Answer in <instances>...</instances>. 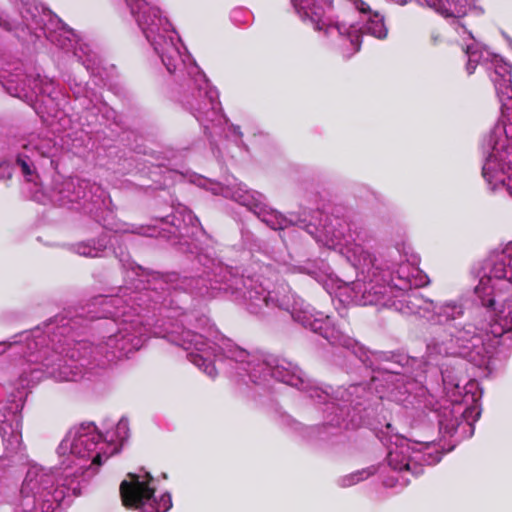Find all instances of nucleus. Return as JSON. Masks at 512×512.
Here are the masks:
<instances>
[{
	"label": "nucleus",
	"mask_w": 512,
	"mask_h": 512,
	"mask_svg": "<svg viewBox=\"0 0 512 512\" xmlns=\"http://www.w3.org/2000/svg\"><path fill=\"white\" fill-rule=\"evenodd\" d=\"M6 168H7L6 166L1 165V166H0V172H1L2 170H5Z\"/></svg>",
	"instance_id": "e433bc0d"
},
{
	"label": "nucleus",
	"mask_w": 512,
	"mask_h": 512,
	"mask_svg": "<svg viewBox=\"0 0 512 512\" xmlns=\"http://www.w3.org/2000/svg\"><path fill=\"white\" fill-rule=\"evenodd\" d=\"M28 158V154H21L17 159V163L21 167L23 174L27 177V180L32 181L33 169L30 161L27 160Z\"/></svg>",
	"instance_id": "393cba45"
},
{
	"label": "nucleus",
	"mask_w": 512,
	"mask_h": 512,
	"mask_svg": "<svg viewBox=\"0 0 512 512\" xmlns=\"http://www.w3.org/2000/svg\"><path fill=\"white\" fill-rule=\"evenodd\" d=\"M308 393L311 398H318L319 400L326 399V397H328L326 392L317 387L309 389Z\"/></svg>",
	"instance_id": "c756f323"
},
{
	"label": "nucleus",
	"mask_w": 512,
	"mask_h": 512,
	"mask_svg": "<svg viewBox=\"0 0 512 512\" xmlns=\"http://www.w3.org/2000/svg\"><path fill=\"white\" fill-rule=\"evenodd\" d=\"M44 371L36 365L25 363L22 373L19 376V385L22 388H28L37 384L44 377Z\"/></svg>",
	"instance_id": "aec40b11"
},
{
	"label": "nucleus",
	"mask_w": 512,
	"mask_h": 512,
	"mask_svg": "<svg viewBox=\"0 0 512 512\" xmlns=\"http://www.w3.org/2000/svg\"><path fill=\"white\" fill-rule=\"evenodd\" d=\"M120 494L126 507L140 512H168L172 507L168 492H156L155 480L146 471L129 473L120 485Z\"/></svg>",
	"instance_id": "1a4fd4ad"
},
{
	"label": "nucleus",
	"mask_w": 512,
	"mask_h": 512,
	"mask_svg": "<svg viewBox=\"0 0 512 512\" xmlns=\"http://www.w3.org/2000/svg\"><path fill=\"white\" fill-rule=\"evenodd\" d=\"M478 356H479V359L476 358V356L474 355V352H471L469 357H470V360L473 361L476 365H485L487 363V359L489 358V351H486V355H480V352L477 351L475 352Z\"/></svg>",
	"instance_id": "c85d7f7f"
},
{
	"label": "nucleus",
	"mask_w": 512,
	"mask_h": 512,
	"mask_svg": "<svg viewBox=\"0 0 512 512\" xmlns=\"http://www.w3.org/2000/svg\"><path fill=\"white\" fill-rule=\"evenodd\" d=\"M49 374L59 381H75L77 379V374L72 371L67 372L66 367L58 374L55 371H51Z\"/></svg>",
	"instance_id": "bb28decb"
},
{
	"label": "nucleus",
	"mask_w": 512,
	"mask_h": 512,
	"mask_svg": "<svg viewBox=\"0 0 512 512\" xmlns=\"http://www.w3.org/2000/svg\"><path fill=\"white\" fill-rule=\"evenodd\" d=\"M12 344L10 343L9 346ZM8 346L6 342L0 343V354L4 351V349Z\"/></svg>",
	"instance_id": "72a5a7b5"
},
{
	"label": "nucleus",
	"mask_w": 512,
	"mask_h": 512,
	"mask_svg": "<svg viewBox=\"0 0 512 512\" xmlns=\"http://www.w3.org/2000/svg\"><path fill=\"white\" fill-rule=\"evenodd\" d=\"M481 414L480 406L477 402H475L472 406H469L463 412L464 419L471 425L472 422H475Z\"/></svg>",
	"instance_id": "a878e982"
},
{
	"label": "nucleus",
	"mask_w": 512,
	"mask_h": 512,
	"mask_svg": "<svg viewBox=\"0 0 512 512\" xmlns=\"http://www.w3.org/2000/svg\"><path fill=\"white\" fill-rule=\"evenodd\" d=\"M364 391V387L362 385H353L349 388V390L345 391V392H341V399L343 401H347V402H351L353 403L354 402V399H352V396L354 394H358L360 392H363Z\"/></svg>",
	"instance_id": "cd10ccee"
},
{
	"label": "nucleus",
	"mask_w": 512,
	"mask_h": 512,
	"mask_svg": "<svg viewBox=\"0 0 512 512\" xmlns=\"http://www.w3.org/2000/svg\"><path fill=\"white\" fill-rule=\"evenodd\" d=\"M23 17L25 19V24L28 29H35L36 27H34V25L35 26L39 25V21L37 19H35L34 16H32L31 19H29L27 16H23Z\"/></svg>",
	"instance_id": "2f4dec72"
},
{
	"label": "nucleus",
	"mask_w": 512,
	"mask_h": 512,
	"mask_svg": "<svg viewBox=\"0 0 512 512\" xmlns=\"http://www.w3.org/2000/svg\"><path fill=\"white\" fill-rule=\"evenodd\" d=\"M128 436L129 423L126 419L122 418L118 421L114 430L108 431L105 437L102 436V441L115 446L117 453Z\"/></svg>",
	"instance_id": "a211bd4d"
},
{
	"label": "nucleus",
	"mask_w": 512,
	"mask_h": 512,
	"mask_svg": "<svg viewBox=\"0 0 512 512\" xmlns=\"http://www.w3.org/2000/svg\"><path fill=\"white\" fill-rule=\"evenodd\" d=\"M197 81L199 82L198 97L191 103L194 116L205 129H209L210 124L212 127L221 125L224 122V117L221 113L217 91L209 85L204 75L200 73Z\"/></svg>",
	"instance_id": "4468645a"
},
{
	"label": "nucleus",
	"mask_w": 512,
	"mask_h": 512,
	"mask_svg": "<svg viewBox=\"0 0 512 512\" xmlns=\"http://www.w3.org/2000/svg\"><path fill=\"white\" fill-rule=\"evenodd\" d=\"M244 288L242 296L248 301L250 312L257 314L263 307L279 306L289 311L291 316L303 326L322 334L332 344L350 345L351 340L344 333V320L336 324L329 316L324 317L322 313L314 312L310 305L295 298L294 295L287 293L281 298L275 297L274 292H266L262 284H256L251 279L244 282Z\"/></svg>",
	"instance_id": "423d86ee"
},
{
	"label": "nucleus",
	"mask_w": 512,
	"mask_h": 512,
	"mask_svg": "<svg viewBox=\"0 0 512 512\" xmlns=\"http://www.w3.org/2000/svg\"><path fill=\"white\" fill-rule=\"evenodd\" d=\"M200 321H201V325H204L207 323V319H201Z\"/></svg>",
	"instance_id": "c9c22d12"
},
{
	"label": "nucleus",
	"mask_w": 512,
	"mask_h": 512,
	"mask_svg": "<svg viewBox=\"0 0 512 512\" xmlns=\"http://www.w3.org/2000/svg\"><path fill=\"white\" fill-rule=\"evenodd\" d=\"M126 3L167 71L173 73L186 67L187 57L180 51L179 39L159 9L145 0H126Z\"/></svg>",
	"instance_id": "0eeeda50"
},
{
	"label": "nucleus",
	"mask_w": 512,
	"mask_h": 512,
	"mask_svg": "<svg viewBox=\"0 0 512 512\" xmlns=\"http://www.w3.org/2000/svg\"><path fill=\"white\" fill-rule=\"evenodd\" d=\"M506 41L512 50V38L506 37ZM492 68L502 119L489 135L491 152L484 162L482 175L490 190L505 189L512 196V66L495 56Z\"/></svg>",
	"instance_id": "7ed1b4c3"
},
{
	"label": "nucleus",
	"mask_w": 512,
	"mask_h": 512,
	"mask_svg": "<svg viewBox=\"0 0 512 512\" xmlns=\"http://www.w3.org/2000/svg\"><path fill=\"white\" fill-rule=\"evenodd\" d=\"M290 1L303 22L309 23L315 31L328 39L334 40L338 37L348 41L351 45V53L359 51L363 34L379 40L386 39L388 36V27L384 16L373 11L363 0H348L359 12V20L349 25L328 14L334 0Z\"/></svg>",
	"instance_id": "20e7f679"
},
{
	"label": "nucleus",
	"mask_w": 512,
	"mask_h": 512,
	"mask_svg": "<svg viewBox=\"0 0 512 512\" xmlns=\"http://www.w3.org/2000/svg\"><path fill=\"white\" fill-rule=\"evenodd\" d=\"M510 249L512 250V242H511V243H509V244H508V245H507V246H506V247H505L501 252H498V253H496V254L491 255V256L487 259V261H489V262H495V261L499 260V259H500V257H502L503 255H506V253H507V252H508V250H510Z\"/></svg>",
	"instance_id": "7c9ffc66"
},
{
	"label": "nucleus",
	"mask_w": 512,
	"mask_h": 512,
	"mask_svg": "<svg viewBox=\"0 0 512 512\" xmlns=\"http://www.w3.org/2000/svg\"><path fill=\"white\" fill-rule=\"evenodd\" d=\"M222 349L227 360L234 362L237 374L245 373L252 382L259 383L271 375L276 380L295 386L299 389H307L301 370L290 362L275 358L264 359L260 354H250L244 349L230 343H224Z\"/></svg>",
	"instance_id": "6e6552de"
},
{
	"label": "nucleus",
	"mask_w": 512,
	"mask_h": 512,
	"mask_svg": "<svg viewBox=\"0 0 512 512\" xmlns=\"http://www.w3.org/2000/svg\"><path fill=\"white\" fill-rule=\"evenodd\" d=\"M106 245L95 244L91 245L90 243H79L75 246V251L77 254L84 257H98L104 251Z\"/></svg>",
	"instance_id": "b1692460"
},
{
	"label": "nucleus",
	"mask_w": 512,
	"mask_h": 512,
	"mask_svg": "<svg viewBox=\"0 0 512 512\" xmlns=\"http://www.w3.org/2000/svg\"><path fill=\"white\" fill-rule=\"evenodd\" d=\"M64 188L60 190L63 198L70 202L77 201L80 198L86 197V188L88 183L75 179H68L63 183Z\"/></svg>",
	"instance_id": "6ab92c4d"
},
{
	"label": "nucleus",
	"mask_w": 512,
	"mask_h": 512,
	"mask_svg": "<svg viewBox=\"0 0 512 512\" xmlns=\"http://www.w3.org/2000/svg\"><path fill=\"white\" fill-rule=\"evenodd\" d=\"M431 42L437 45L442 42V35L439 31H433L430 36Z\"/></svg>",
	"instance_id": "473e14b6"
},
{
	"label": "nucleus",
	"mask_w": 512,
	"mask_h": 512,
	"mask_svg": "<svg viewBox=\"0 0 512 512\" xmlns=\"http://www.w3.org/2000/svg\"><path fill=\"white\" fill-rule=\"evenodd\" d=\"M473 340H474L473 347L477 348L478 342L480 341V337L479 336H473Z\"/></svg>",
	"instance_id": "f704fd0d"
},
{
	"label": "nucleus",
	"mask_w": 512,
	"mask_h": 512,
	"mask_svg": "<svg viewBox=\"0 0 512 512\" xmlns=\"http://www.w3.org/2000/svg\"><path fill=\"white\" fill-rule=\"evenodd\" d=\"M474 293L489 313L477 329L494 337L512 330V250L495 262L485 261L477 273Z\"/></svg>",
	"instance_id": "39448f33"
},
{
	"label": "nucleus",
	"mask_w": 512,
	"mask_h": 512,
	"mask_svg": "<svg viewBox=\"0 0 512 512\" xmlns=\"http://www.w3.org/2000/svg\"><path fill=\"white\" fill-rule=\"evenodd\" d=\"M168 337L170 341L182 346L187 351V357L191 363L209 377H216L222 364L221 355L217 353L218 344L190 329L183 330L178 336L171 333Z\"/></svg>",
	"instance_id": "ddd939ff"
},
{
	"label": "nucleus",
	"mask_w": 512,
	"mask_h": 512,
	"mask_svg": "<svg viewBox=\"0 0 512 512\" xmlns=\"http://www.w3.org/2000/svg\"><path fill=\"white\" fill-rule=\"evenodd\" d=\"M440 454L432 451L428 443H412L405 438H398L394 447L388 452V464L404 475L403 484L409 479L405 476L408 473L418 475L422 472L423 465H432L440 461Z\"/></svg>",
	"instance_id": "f8f14e48"
},
{
	"label": "nucleus",
	"mask_w": 512,
	"mask_h": 512,
	"mask_svg": "<svg viewBox=\"0 0 512 512\" xmlns=\"http://www.w3.org/2000/svg\"><path fill=\"white\" fill-rule=\"evenodd\" d=\"M376 472V469L374 467L365 468L362 470H358L355 472H352L350 474H347L345 476H342L338 483L341 487H350L353 486L370 476H372Z\"/></svg>",
	"instance_id": "412c9836"
},
{
	"label": "nucleus",
	"mask_w": 512,
	"mask_h": 512,
	"mask_svg": "<svg viewBox=\"0 0 512 512\" xmlns=\"http://www.w3.org/2000/svg\"><path fill=\"white\" fill-rule=\"evenodd\" d=\"M407 1L397 0V3L404 5ZM423 2L444 17L460 18L471 9L474 0H423Z\"/></svg>",
	"instance_id": "dca6fc26"
},
{
	"label": "nucleus",
	"mask_w": 512,
	"mask_h": 512,
	"mask_svg": "<svg viewBox=\"0 0 512 512\" xmlns=\"http://www.w3.org/2000/svg\"><path fill=\"white\" fill-rule=\"evenodd\" d=\"M50 479L47 473L40 468L34 467L26 473L25 479L21 487V503L15 512H45L44 505L36 502L37 493L41 496L39 488L42 484H47Z\"/></svg>",
	"instance_id": "2eb2a0df"
},
{
	"label": "nucleus",
	"mask_w": 512,
	"mask_h": 512,
	"mask_svg": "<svg viewBox=\"0 0 512 512\" xmlns=\"http://www.w3.org/2000/svg\"><path fill=\"white\" fill-rule=\"evenodd\" d=\"M455 30L462 37L461 45L468 56L467 70L468 73L471 74L474 72L476 64L482 58V54L479 51V45L475 41L472 33L467 31L463 25L458 24L455 27Z\"/></svg>",
	"instance_id": "f3484780"
},
{
	"label": "nucleus",
	"mask_w": 512,
	"mask_h": 512,
	"mask_svg": "<svg viewBox=\"0 0 512 512\" xmlns=\"http://www.w3.org/2000/svg\"><path fill=\"white\" fill-rule=\"evenodd\" d=\"M437 309L439 321L455 319L463 313L462 306L455 302H447Z\"/></svg>",
	"instance_id": "5701e85b"
},
{
	"label": "nucleus",
	"mask_w": 512,
	"mask_h": 512,
	"mask_svg": "<svg viewBox=\"0 0 512 512\" xmlns=\"http://www.w3.org/2000/svg\"><path fill=\"white\" fill-rule=\"evenodd\" d=\"M145 328L142 325L138 315L124 312L123 318L117 323V331L108 336L105 346L92 347L86 343L78 348V360H82L91 354L105 352V357L111 353L116 356L128 355L134 350H138L143 345V336Z\"/></svg>",
	"instance_id": "9b49d317"
},
{
	"label": "nucleus",
	"mask_w": 512,
	"mask_h": 512,
	"mask_svg": "<svg viewBox=\"0 0 512 512\" xmlns=\"http://www.w3.org/2000/svg\"><path fill=\"white\" fill-rule=\"evenodd\" d=\"M23 148L27 153L34 154L36 152L41 156H47L50 153L51 142L45 139L33 138Z\"/></svg>",
	"instance_id": "4be33fe9"
},
{
	"label": "nucleus",
	"mask_w": 512,
	"mask_h": 512,
	"mask_svg": "<svg viewBox=\"0 0 512 512\" xmlns=\"http://www.w3.org/2000/svg\"><path fill=\"white\" fill-rule=\"evenodd\" d=\"M345 230V225L337 229L329 225L317 236L324 245L338 250L356 272V279L351 283L342 282L333 274H326L325 277L315 274L327 292L343 303L380 304L394 307L405 314L419 313L424 300L418 293L409 292L413 286L423 284L422 279H418L417 257L412 256L406 263H399L396 270L389 274L391 284L386 285V274L378 259L356 242L352 234L345 235Z\"/></svg>",
	"instance_id": "f257e3e1"
},
{
	"label": "nucleus",
	"mask_w": 512,
	"mask_h": 512,
	"mask_svg": "<svg viewBox=\"0 0 512 512\" xmlns=\"http://www.w3.org/2000/svg\"><path fill=\"white\" fill-rule=\"evenodd\" d=\"M60 467L55 471L38 465L31 466L47 473L50 482L36 489V502L44 505L45 512H54L57 505L70 495L81 492L84 474H95L110 456L116 453V447L102 441V435L93 423H85L71 428L57 449Z\"/></svg>",
	"instance_id": "f03ea898"
},
{
	"label": "nucleus",
	"mask_w": 512,
	"mask_h": 512,
	"mask_svg": "<svg viewBox=\"0 0 512 512\" xmlns=\"http://www.w3.org/2000/svg\"><path fill=\"white\" fill-rule=\"evenodd\" d=\"M192 182L210 190L213 194H221L224 197L232 198L255 214L262 215V221L274 230L284 229L291 223V220L276 211L268 212L264 203V196L257 191L248 190L245 185L229 184L223 186L202 176H196Z\"/></svg>",
	"instance_id": "9d476101"
}]
</instances>
